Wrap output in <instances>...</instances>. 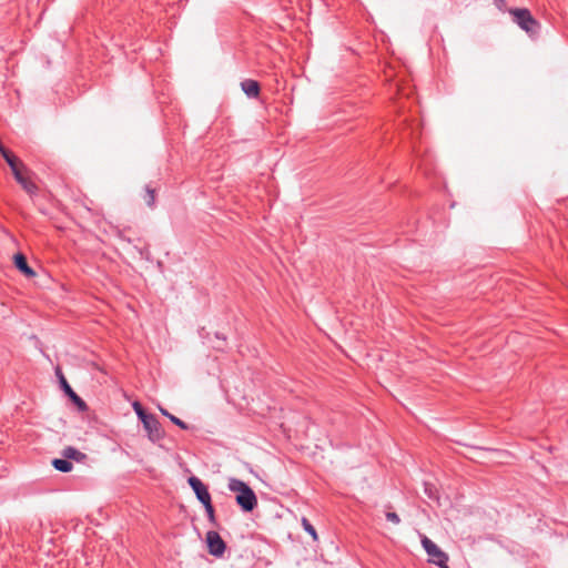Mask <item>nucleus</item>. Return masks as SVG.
Listing matches in <instances>:
<instances>
[{"instance_id":"nucleus-1","label":"nucleus","mask_w":568,"mask_h":568,"mask_svg":"<svg viewBox=\"0 0 568 568\" xmlns=\"http://www.w3.org/2000/svg\"><path fill=\"white\" fill-rule=\"evenodd\" d=\"M227 487L231 491L236 493L235 501L244 513H251L257 507V497L245 481L231 478Z\"/></svg>"},{"instance_id":"nucleus-2","label":"nucleus","mask_w":568,"mask_h":568,"mask_svg":"<svg viewBox=\"0 0 568 568\" xmlns=\"http://www.w3.org/2000/svg\"><path fill=\"white\" fill-rule=\"evenodd\" d=\"M513 17V21L523 29L529 37H538L541 24L534 18L531 12L526 8H511L508 11Z\"/></svg>"},{"instance_id":"nucleus-3","label":"nucleus","mask_w":568,"mask_h":568,"mask_svg":"<svg viewBox=\"0 0 568 568\" xmlns=\"http://www.w3.org/2000/svg\"><path fill=\"white\" fill-rule=\"evenodd\" d=\"M422 545L428 555V561L438 566L439 568H449L448 555L444 552L434 541L428 537H422Z\"/></svg>"},{"instance_id":"nucleus-4","label":"nucleus","mask_w":568,"mask_h":568,"mask_svg":"<svg viewBox=\"0 0 568 568\" xmlns=\"http://www.w3.org/2000/svg\"><path fill=\"white\" fill-rule=\"evenodd\" d=\"M206 544L209 554L214 557H222L226 549V544L220 536V534L215 530H210L206 532Z\"/></svg>"},{"instance_id":"nucleus-5","label":"nucleus","mask_w":568,"mask_h":568,"mask_svg":"<svg viewBox=\"0 0 568 568\" xmlns=\"http://www.w3.org/2000/svg\"><path fill=\"white\" fill-rule=\"evenodd\" d=\"M142 424L151 442L156 443L164 438V430L155 415L151 414Z\"/></svg>"},{"instance_id":"nucleus-6","label":"nucleus","mask_w":568,"mask_h":568,"mask_svg":"<svg viewBox=\"0 0 568 568\" xmlns=\"http://www.w3.org/2000/svg\"><path fill=\"white\" fill-rule=\"evenodd\" d=\"M187 483L192 490L194 491L197 500L202 505H206L212 501L211 494L209 491L207 486L196 476H191L187 479Z\"/></svg>"},{"instance_id":"nucleus-7","label":"nucleus","mask_w":568,"mask_h":568,"mask_svg":"<svg viewBox=\"0 0 568 568\" xmlns=\"http://www.w3.org/2000/svg\"><path fill=\"white\" fill-rule=\"evenodd\" d=\"M57 375L59 377L60 386L65 393V395L69 396V398L78 406L80 410H87L88 406L85 402L72 389V387L70 386V384L68 383L59 367L57 368Z\"/></svg>"},{"instance_id":"nucleus-8","label":"nucleus","mask_w":568,"mask_h":568,"mask_svg":"<svg viewBox=\"0 0 568 568\" xmlns=\"http://www.w3.org/2000/svg\"><path fill=\"white\" fill-rule=\"evenodd\" d=\"M13 264L16 268L22 273L26 277L31 278L36 276V272L29 266L27 257L23 253H17L13 256Z\"/></svg>"},{"instance_id":"nucleus-9","label":"nucleus","mask_w":568,"mask_h":568,"mask_svg":"<svg viewBox=\"0 0 568 568\" xmlns=\"http://www.w3.org/2000/svg\"><path fill=\"white\" fill-rule=\"evenodd\" d=\"M241 89L248 98H257L261 92L260 83L252 79H245L241 82Z\"/></svg>"},{"instance_id":"nucleus-10","label":"nucleus","mask_w":568,"mask_h":568,"mask_svg":"<svg viewBox=\"0 0 568 568\" xmlns=\"http://www.w3.org/2000/svg\"><path fill=\"white\" fill-rule=\"evenodd\" d=\"M34 174L31 172L27 175L19 184L26 191V193L33 200L39 193V186L33 180Z\"/></svg>"},{"instance_id":"nucleus-11","label":"nucleus","mask_w":568,"mask_h":568,"mask_svg":"<svg viewBox=\"0 0 568 568\" xmlns=\"http://www.w3.org/2000/svg\"><path fill=\"white\" fill-rule=\"evenodd\" d=\"M52 466L57 470H59L61 473H69L73 468L72 463L69 459H67L65 457L64 458H55V459H53L52 460Z\"/></svg>"},{"instance_id":"nucleus-12","label":"nucleus","mask_w":568,"mask_h":568,"mask_svg":"<svg viewBox=\"0 0 568 568\" xmlns=\"http://www.w3.org/2000/svg\"><path fill=\"white\" fill-rule=\"evenodd\" d=\"M62 455L67 459H74L77 462H81L83 458H85V455L82 452H80L79 449H77L72 446L65 447L63 449Z\"/></svg>"},{"instance_id":"nucleus-13","label":"nucleus","mask_w":568,"mask_h":568,"mask_svg":"<svg viewBox=\"0 0 568 568\" xmlns=\"http://www.w3.org/2000/svg\"><path fill=\"white\" fill-rule=\"evenodd\" d=\"M160 410L165 417H168L174 425H176L181 429H183V430L189 429V425L185 422H183L182 419H180L179 417L170 414L166 409L161 408Z\"/></svg>"},{"instance_id":"nucleus-14","label":"nucleus","mask_w":568,"mask_h":568,"mask_svg":"<svg viewBox=\"0 0 568 568\" xmlns=\"http://www.w3.org/2000/svg\"><path fill=\"white\" fill-rule=\"evenodd\" d=\"M301 524L304 528V530L310 534V536L313 538L314 541L317 540V532L314 526L310 523V520L306 517H303L301 520Z\"/></svg>"},{"instance_id":"nucleus-15","label":"nucleus","mask_w":568,"mask_h":568,"mask_svg":"<svg viewBox=\"0 0 568 568\" xmlns=\"http://www.w3.org/2000/svg\"><path fill=\"white\" fill-rule=\"evenodd\" d=\"M155 190L152 189L150 185H146L145 186V196H144V200H145V203L149 207H154L155 206Z\"/></svg>"},{"instance_id":"nucleus-16","label":"nucleus","mask_w":568,"mask_h":568,"mask_svg":"<svg viewBox=\"0 0 568 568\" xmlns=\"http://www.w3.org/2000/svg\"><path fill=\"white\" fill-rule=\"evenodd\" d=\"M203 507L205 509V513H206V516H207V520L210 521V524L213 525V526H217L216 516H215V509H214V506H213L212 501H210L206 505H203Z\"/></svg>"},{"instance_id":"nucleus-17","label":"nucleus","mask_w":568,"mask_h":568,"mask_svg":"<svg viewBox=\"0 0 568 568\" xmlns=\"http://www.w3.org/2000/svg\"><path fill=\"white\" fill-rule=\"evenodd\" d=\"M132 407L141 422H143L144 419H146V417L151 415L144 410L143 406L139 402H134L132 404Z\"/></svg>"},{"instance_id":"nucleus-18","label":"nucleus","mask_w":568,"mask_h":568,"mask_svg":"<svg viewBox=\"0 0 568 568\" xmlns=\"http://www.w3.org/2000/svg\"><path fill=\"white\" fill-rule=\"evenodd\" d=\"M424 491L430 499H438V496L436 494V489L433 485L425 483L424 484Z\"/></svg>"},{"instance_id":"nucleus-19","label":"nucleus","mask_w":568,"mask_h":568,"mask_svg":"<svg viewBox=\"0 0 568 568\" xmlns=\"http://www.w3.org/2000/svg\"><path fill=\"white\" fill-rule=\"evenodd\" d=\"M30 173H31V171L26 166L24 170H20V171L18 170V172L16 174H13V176H14V180L17 181V183H20Z\"/></svg>"},{"instance_id":"nucleus-20","label":"nucleus","mask_w":568,"mask_h":568,"mask_svg":"<svg viewBox=\"0 0 568 568\" xmlns=\"http://www.w3.org/2000/svg\"><path fill=\"white\" fill-rule=\"evenodd\" d=\"M385 517L388 521H392L395 525H398L400 523L399 516L394 511H387L385 514Z\"/></svg>"},{"instance_id":"nucleus-21","label":"nucleus","mask_w":568,"mask_h":568,"mask_svg":"<svg viewBox=\"0 0 568 568\" xmlns=\"http://www.w3.org/2000/svg\"><path fill=\"white\" fill-rule=\"evenodd\" d=\"M26 168V164L19 160L18 162L13 163L12 165H10V169H11V172L12 174H16L18 172V170H24Z\"/></svg>"},{"instance_id":"nucleus-22","label":"nucleus","mask_w":568,"mask_h":568,"mask_svg":"<svg viewBox=\"0 0 568 568\" xmlns=\"http://www.w3.org/2000/svg\"><path fill=\"white\" fill-rule=\"evenodd\" d=\"M0 154L2 155L4 161H9V158H11L13 153L7 148H4L2 151H0Z\"/></svg>"},{"instance_id":"nucleus-23","label":"nucleus","mask_w":568,"mask_h":568,"mask_svg":"<svg viewBox=\"0 0 568 568\" xmlns=\"http://www.w3.org/2000/svg\"><path fill=\"white\" fill-rule=\"evenodd\" d=\"M494 3L499 10H504L506 7V0H494Z\"/></svg>"},{"instance_id":"nucleus-24","label":"nucleus","mask_w":568,"mask_h":568,"mask_svg":"<svg viewBox=\"0 0 568 568\" xmlns=\"http://www.w3.org/2000/svg\"><path fill=\"white\" fill-rule=\"evenodd\" d=\"M116 236H118L120 240H122V241H126L128 243H131V240H130V239H128V237H125L124 232H123V231H121V230H116Z\"/></svg>"},{"instance_id":"nucleus-25","label":"nucleus","mask_w":568,"mask_h":568,"mask_svg":"<svg viewBox=\"0 0 568 568\" xmlns=\"http://www.w3.org/2000/svg\"><path fill=\"white\" fill-rule=\"evenodd\" d=\"M20 159L17 158L14 154H12L11 158H9V161H6L8 163V165H12L13 163L18 162Z\"/></svg>"},{"instance_id":"nucleus-26","label":"nucleus","mask_w":568,"mask_h":568,"mask_svg":"<svg viewBox=\"0 0 568 568\" xmlns=\"http://www.w3.org/2000/svg\"><path fill=\"white\" fill-rule=\"evenodd\" d=\"M216 337L223 339L224 342L226 341V337L224 335L219 334V333H216Z\"/></svg>"},{"instance_id":"nucleus-27","label":"nucleus","mask_w":568,"mask_h":568,"mask_svg":"<svg viewBox=\"0 0 568 568\" xmlns=\"http://www.w3.org/2000/svg\"><path fill=\"white\" fill-rule=\"evenodd\" d=\"M6 146L2 144V142L0 141V151H2Z\"/></svg>"}]
</instances>
